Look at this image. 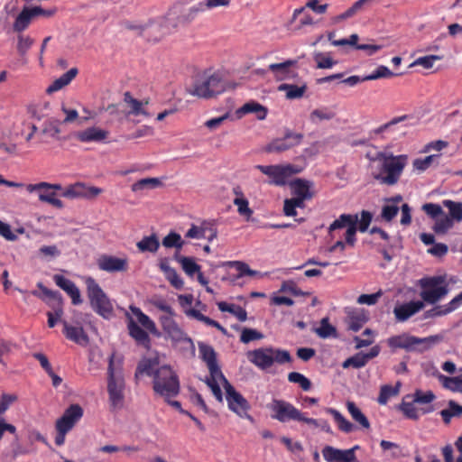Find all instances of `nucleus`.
Instances as JSON below:
<instances>
[{
	"label": "nucleus",
	"instance_id": "obj_42",
	"mask_svg": "<svg viewBox=\"0 0 462 462\" xmlns=\"http://www.w3.org/2000/svg\"><path fill=\"white\" fill-rule=\"evenodd\" d=\"M128 329L130 336L134 338L139 344L147 345L150 341L148 334L140 328L133 319L128 323Z\"/></svg>",
	"mask_w": 462,
	"mask_h": 462
},
{
	"label": "nucleus",
	"instance_id": "obj_22",
	"mask_svg": "<svg viewBox=\"0 0 462 462\" xmlns=\"http://www.w3.org/2000/svg\"><path fill=\"white\" fill-rule=\"evenodd\" d=\"M291 193L294 197L310 199L313 195V182L304 180V179H296L290 183Z\"/></svg>",
	"mask_w": 462,
	"mask_h": 462
},
{
	"label": "nucleus",
	"instance_id": "obj_11",
	"mask_svg": "<svg viewBox=\"0 0 462 462\" xmlns=\"http://www.w3.org/2000/svg\"><path fill=\"white\" fill-rule=\"evenodd\" d=\"M302 139L303 134L288 131L283 137L271 141L263 151L269 153H281L299 145Z\"/></svg>",
	"mask_w": 462,
	"mask_h": 462
},
{
	"label": "nucleus",
	"instance_id": "obj_58",
	"mask_svg": "<svg viewBox=\"0 0 462 462\" xmlns=\"http://www.w3.org/2000/svg\"><path fill=\"white\" fill-rule=\"evenodd\" d=\"M234 205L237 208L239 215L245 217L249 219L253 215V210L249 208V202L247 199H234Z\"/></svg>",
	"mask_w": 462,
	"mask_h": 462
},
{
	"label": "nucleus",
	"instance_id": "obj_3",
	"mask_svg": "<svg viewBox=\"0 0 462 462\" xmlns=\"http://www.w3.org/2000/svg\"><path fill=\"white\" fill-rule=\"evenodd\" d=\"M84 281L92 310L106 319H111L114 316V307L111 300L94 278L85 277Z\"/></svg>",
	"mask_w": 462,
	"mask_h": 462
},
{
	"label": "nucleus",
	"instance_id": "obj_51",
	"mask_svg": "<svg viewBox=\"0 0 462 462\" xmlns=\"http://www.w3.org/2000/svg\"><path fill=\"white\" fill-rule=\"evenodd\" d=\"M162 244L166 248L174 247L177 249H181L184 245V241L182 240L180 235L171 231L162 239Z\"/></svg>",
	"mask_w": 462,
	"mask_h": 462
},
{
	"label": "nucleus",
	"instance_id": "obj_41",
	"mask_svg": "<svg viewBox=\"0 0 462 462\" xmlns=\"http://www.w3.org/2000/svg\"><path fill=\"white\" fill-rule=\"evenodd\" d=\"M162 185L159 178H144L134 182L131 189L132 191L137 192L143 189H153Z\"/></svg>",
	"mask_w": 462,
	"mask_h": 462
},
{
	"label": "nucleus",
	"instance_id": "obj_17",
	"mask_svg": "<svg viewBox=\"0 0 462 462\" xmlns=\"http://www.w3.org/2000/svg\"><path fill=\"white\" fill-rule=\"evenodd\" d=\"M97 263L100 270L107 273L125 272L128 267V261L126 258H120L108 254H102L99 256Z\"/></svg>",
	"mask_w": 462,
	"mask_h": 462
},
{
	"label": "nucleus",
	"instance_id": "obj_1",
	"mask_svg": "<svg viewBox=\"0 0 462 462\" xmlns=\"http://www.w3.org/2000/svg\"><path fill=\"white\" fill-rule=\"evenodd\" d=\"M408 160L406 154L393 155L390 152H378L370 158L371 176L382 185L393 186L400 180Z\"/></svg>",
	"mask_w": 462,
	"mask_h": 462
},
{
	"label": "nucleus",
	"instance_id": "obj_54",
	"mask_svg": "<svg viewBox=\"0 0 462 462\" xmlns=\"http://www.w3.org/2000/svg\"><path fill=\"white\" fill-rule=\"evenodd\" d=\"M83 416V410L79 404L70 405L63 413V417H67V420L73 426Z\"/></svg>",
	"mask_w": 462,
	"mask_h": 462
},
{
	"label": "nucleus",
	"instance_id": "obj_32",
	"mask_svg": "<svg viewBox=\"0 0 462 462\" xmlns=\"http://www.w3.org/2000/svg\"><path fill=\"white\" fill-rule=\"evenodd\" d=\"M347 411L351 415L352 419L358 423L364 429L370 428V422L366 416L361 411V410L356 405L354 402L348 401L346 403Z\"/></svg>",
	"mask_w": 462,
	"mask_h": 462
},
{
	"label": "nucleus",
	"instance_id": "obj_23",
	"mask_svg": "<svg viewBox=\"0 0 462 462\" xmlns=\"http://www.w3.org/2000/svg\"><path fill=\"white\" fill-rule=\"evenodd\" d=\"M206 383L210 388L216 399L219 402H222L223 400L220 384L223 385L226 392L227 389V384H230L221 371H217V375L210 374L209 376L206 379Z\"/></svg>",
	"mask_w": 462,
	"mask_h": 462
},
{
	"label": "nucleus",
	"instance_id": "obj_16",
	"mask_svg": "<svg viewBox=\"0 0 462 462\" xmlns=\"http://www.w3.org/2000/svg\"><path fill=\"white\" fill-rule=\"evenodd\" d=\"M425 304L421 300H411L396 304L393 309V315L397 322H405L410 318L422 310Z\"/></svg>",
	"mask_w": 462,
	"mask_h": 462
},
{
	"label": "nucleus",
	"instance_id": "obj_57",
	"mask_svg": "<svg viewBox=\"0 0 462 462\" xmlns=\"http://www.w3.org/2000/svg\"><path fill=\"white\" fill-rule=\"evenodd\" d=\"M453 223L454 222L448 216L443 215L441 217L436 219L433 230L437 234H445L453 226Z\"/></svg>",
	"mask_w": 462,
	"mask_h": 462
},
{
	"label": "nucleus",
	"instance_id": "obj_59",
	"mask_svg": "<svg viewBox=\"0 0 462 462\" xmlns=\"http://www.w3.org/2000/svg\"><path fill=\"white\" fill-rule=\"evenodd\" d=\"M33 39L30 36H24L23 34H19L17 37V51L21 57H24L28 51V50L33 44Z\"/></svg>",
	"mask_w": 462,
	"mask_h": 462
},
{
	"label": "nucleus",
	"instance_id": "obj_49",
	"mask_svg": "<svg viewBox=\"0 0 462 462\" xmlns=\"http://www.w3.org/2000/svg\"><path fill=\"white\" fill-rule=\"evenodd\" d=\"M316 334L321 338L336 337L337 330L335 327L329 324L328 318H323L320 326L315 329Z\"/></svg>",
	"mask_w": 462,
	"mask_h": 462
},
{
	"label": "nucleus",
	"instance_id": "obj_15",
	"mask_svg": "<svg viewBox=\"0 0 462 462\" xmlns=\"http://www.w3.org/2000/svg\"><path fill=\"white\" fill-rule=\"evenodd\" d=\"M359 446L348 449H338L331 446H326L322 449V456L327 462H357L355 451Z\"/></svg>",
	"mask_w": 462,
	"mask_h": 462
},
{
	"label": "nucleus",
	"instance_id": "obj_26",
	"mask_svg": "<svg viewBox=\"0 0 462 462\" xmlns=\"http://www.w3.org/2000/svg\"><path fill=\"white\" fill-rule=\"evenodd\" d=\"M124 102L130 108L127 112L128 115L133 116H143L144 117H150V113L145 109V106L148 104V101L143 102L132 97L129 92H125L124 95Z\"/></svg>",
	"mask_w": 462,
	"mask_h": 462
},
{
	"label": "nucleus",
	"instance_id": "obj_24",
	"mask_svg": "<svg viewBox=\"0 0 462 462\" xmlns=\"http://www.w3.org/2000/svg\"><path fill=\"white\" fill-rule=\"evenodd\" d=\"M199 350L201 358L206 362L208 368L209 370V374H214L217 375V371H221L216 357V352L212 346L206 345L204 343H200L199 345Z\"/></svg>",
	"mask_w": 462,
	"mask_h": 462
},
{
	"label": "nucleus",
	"instance_id": "obj_6",
	"mask_svg": "<svg viewBox=\"0 0 462 462\" xmlns=\"http://www.w3.org/2000/svg\"><path fill=\"white\" fill-rule=\"evenodd\" d=\"M418 285L421 289L420 297L424 303L435 304L448 293L443 276L423 277L418 281Z\"/></svg>",
	"mask_w": 462,
	"mask_h": 462
},
{
	"label": "nucleus",
	"instance_id": "obj_12",
	"mask_svg": "<svg viewBox=\"0 0 462 462\" xmlns=\"http://www.w3.org/2000/svg\"><path fill=\"white\" fill-rule=\"evenodd\" d=\"M226 399L228 404V408L236 413L241 418L248 419L253 421V418L248 414L250 405L245 398L241 393L236 391L231 385L227 384Z\"/></svg>",
	"mask_w": 462,
	"mask_h": 462
},
{
	"label": "nucleus",
	"instance_id": "obj_36",
	"mask_svg": "<svg viewBox=\"0 0 462 462\" xmlns=\"http://www.w3.org/2000/svg\"><path fill=\"white\" fill-rule=\"evenodd\" d=\"M238 111L242 114H254L259 120L264 119L267 115V109L254 101L245 103Z\"/></svg>",
	"mask_w": 462,
	"mask_h": 462
},
{
	"label": "nucleus",
	"instance_id": "obj_18",
	"mask_svg": "<svg viewBox=\"0 0 462 462\" xmlns=\"http://www.w3.org/2000/svg\"><path fill=\"white\" fill-rule=\"evenodd\" d=\"M109 136L107 130L97 126L88 127L74 134L75 139L81 143H105Z\"/></svg>",
	"mask_w": 462,
	"mask_h": 462
},
{
	"label": "nucleus",
	"instance_id": "obj_33",
	"mask_svg": "<svg viewBox=\"0 0 462 462\" xmlns=\"http://www.w3.org/2000/svg\"><path fill=\"white\" fill-rule=\"evenodd\" d=\"M174 258L180 263L181 268L186 274L190 277L200 271V266L191 257L182 256L176 253Z\"/></svg>",
	"mask_w": 462,
	"mask_h": 462
},
{
	"label": "nucleus",
	"instance_id": "obj_64",
	"mask_svg": "<svg viewBox=\"0 0 462 462\" xmlns=\"http://www.w3.org/2000/svg\"><path fill=\"white\" fill-rule=\"evenodd\" d=\"M422 210L432 218H438L439 216H443L444 212L442 208L439 204L426 203L422 206Z\"/></svg>",
	"mask_w": 462,
	"mask_h": 462
},
{
	"label": "nucleus",
	"instance_id": "obj_7",
	"mask_svg": "<svg viewBox=\"0 0 462 462\" xmlns=\"http://www.w3.org/2000/svg\"><path fill=\"white\" fill-rule=\"evenodd\" d=\"M107 373V391L110 403L115 409L121 408L124 401L125 382L120 369L115 367V354L109 357Z\"/></svg>",
	"mask_w": 462,
	"mask_h": 462
},
{
	"label": "nucleus",
	"instance_id": "obj_60",
	"mask_svg": "<svg viewBox=\"0 0 462 462\" xmlns=\"http://www.w3.org/2000/svg\"><path fill=\"white\" fill-rule=\"evenodd\" d=\"M263 338V335L254 328H245L242 330L241 336H240V341L244 344H247L254 340H259Z\"/></svg>",
	"mask_w": 462,
	"mask_h": 462
},
{
	"label": "nucleus",
	"instance_id": "obj_37",
	"mask_svg": "<svg viewBox=\"0 0 462 462\" xmlns=\"http://www.w3.org/2000/svg\"><path fill=\"white\" fill-rule=\"evenodd\" d=\"M218 310L222 312H229L236 316L239 321H245L247 319L246 311L240 306L228 304L225 301L217 302Z\"/></svg>",
	"mask_w": 462,
	"mask_h": 462
},
{
	"label": "nucleus",
	"instance_id": "obj_39",
	"mask_svg": "<svg viewBox=\"0 0 462 462\" xmlns=\"http://www.w3.org/2000/svg\"><path fill=\"white\" fill-rule=\"evenodd\" d=\"M335 115V112L328 107L317 108L310 114V120L312 124L318 125L322 121L331 120Z\"/></svg>",
	"mask_w": 462,
	"mask_h": 462
},
{
	"label": "nucleus",
	"instance_id": "obj_61",
	"mask_svg": "<svg viewBox=\"0 0 462 462\" xmlns=\"http://www.w3.org/2000/svg\"><path fill=\"white\" fill-rule=\"evenodd\" d=\"M156 371H154V362L151 359H145L139 363L135 376H138L140 374H147V375H153Z\"/></svg>",
	"mask_w": 462,
	"mask_h": 462
},
{
	"label": "nucleus",
	"instance_id": "obj_62",
	"mask_svg": "<svg viewBox=\"0 0 462 462\" xmlns=\"http://www.w3.org/2000/svg\"><path fill=\"white\" fill-rule=\"evenodd\" d=\"M207 233H208V226L206 225V223H204L200 226L192 225L191 227L186 233V237L201 239V238H205L207 236Z\"/></svg>",
	"mask_w": 462,
	"mask_h": 462
},
{
	"label": "nucleus",
	"instance_id": "obj_21",
	"mask_svg": "<svg viewBox=\"0 0 462 462\" xmlns=\"http://www.w3.org/2000/svg\"><path fill=\"white\" fill-rule=\"evenodd\" d=\"M297 64V60H287L281 63H272L269 65L268 69L273 74L277 80H286L295 76V73L291 70L292 66Z\"/></svg>",
	"mask_w": 462,
	"mask_h": 462
},
{
	"label": "nucleus",
	"instance_id": "obj_19",
	"mask_svg": "<svg viewBox=\"0 0 462 462\" xmlns=\"http://www.w3.org/2000/svg\"><path fill=\"white\" fill-rule=\"evenodd\" d=\"M380 350L381 349L379 346H374L368 353L358 352L353 356L346 359L343 362L342 366L343 368H362L369 362V360L376 357L379 355Z\"/></svg>",
	"mask_w": 462,
	"mask_h": 462
},
{
	"label": "nucleus",
	"instance_id": "obj_10",
	"mask_svg": "<svg viewBox=\"0 0 462 462\" xmlns=\"http://www.w3.org/2000/svg\"><path fill=\"white\" fill-rule=\"evenodd\" d=\"M346 228L345 233L346 243L354 245L357 231V215L342 214L328 227L329 236L334 238L337 229Z\"/></svg>",
	"mask_w": 462,
	"mask_h": 462
},
{
	"label": "nucleus",
	"instance_id": "obj_63",
	"mask_svg": "<svg viewBox=\"0 0 462 462\" xmlns=\"http://www.w3.org/2000/svg\"><path fill=\"white\" fill-rule=\"evenodd\" d=\"M394 74L385 66H379L372 74L364 77L365 80H375L381 78H390Z\"/></svg>",
	"mask_w": 462,
	"mask_h": 462
},
{
	"label": "nucleus",
	"instance_id": "obj_31",
	"mask_svg": "<svg viewBox=\"0 0 462 462\" xmlns=\"http://www.w3.org/2000/svg\"><path fill=\"white\" fill-rule=\"evenodd\" d=\"M442 339L441 336L435 335L430 336L426 337H415L414 344H413V351L416 352H425L430 349L433 346L440 342Z\"/></svg>",
	"mask_w": 462,
	"mask_h": 462
},
{
	"label": "nucleus",
	"instance_id": "obj_5",
	"mask_svg": "<svg viewBox=\"0 0 462 462\" xmlns=\"http://www.w3.org/2000/svg\"><path fill=\"white\" fill-rule=\"evenodd\" d=\"M153 390L165 399H170L179 393V378L171 366L162 365L156 370L153 378Z\"/></svg>",
	"mask_w": 462,
	"mask_h": 462
},
{
	"label": "nucleus",
	"instance_id": "obj_55",
	"mask_svg": "<svg viewBox=\"0 0 462 462\" xmlns=\"http://www.w3.org/2000/svg\"><path fill=\"white\" fill-rule=\"evenodd\" d=\"M288 380L290 383H298L304 391H309L311 388V382L300 373H290L288 374Z\"/></svg>",
	"mask_w": 462,
	"mask_h": 462
},
{
	"label": "nucleus",
	"instance_id": "obj_30",
	"mask_svg": "<svg viewBox=\"0 0 462 462\" xmlns=\"http://www.w3.org/2000/svg\"><path fill=\"white\" fill-rule=\"evenodd\" d=\"M278 90L284 92L287 99H299L305 94L307 90V85L306 83H301L300 85L284 83L278 87Z\"/></svg>",
	"mask_w": 462,
	"mask_h": 462
},
{
	"label": "nucleus",
	"instance_id": "obj_20",
	"mask_svg": "<svg viewBox=\"0 0 462 462\" xmlns=\"http://www.w3.org/2000/svg\"><path fill=\"white\" fill-rule=\"evenodd\" d=\"M62 325L63 333L69 340L82 346H86L88 343V337L82 326L71 325L66 320L62 321Z\"/></svg>",
	"mask_w": 462,
	"mask_h": 462
},
{
	"label": "nucleus",
	"instance_id": "obj_4",
	"mask_svg": "<svg viewBox=\"0 0 462 462\" xmlns=\"http://www.w3.org/2000/svg\"><path fill=\"white\" fill-rule=\"evenodd\" d=\"M246 356L250 363L261 370L269 369L274 363L282 365L291 361L289 351L272 346L248 351Z\"/></svg>",
	"mask_w": 462,
	"mask_h": 462
},
{
	"label": "nucleus",
	"instance_id": "obj_14",
	"mask_svg": "<svg viewBox=\"0 0 462 462\" xmlns=\"http://www.w3.org/2000/svg\"><path fill=\"white\" fill-rule=\"evenodd\" d=\"M188 18L184 13V7L181 5H174L165 15L162 23L161 24L162 33H171L179 26L189 23Z\"/></svg>",
	"mask_w": 462,
	"mask_h": 462
},
{
	"label": "nucleus",
	"instance_id": "obj_8",
	"mask_svg": "<svg viewBox=\"0 0 462 462\" xmlns=\"http://www.w3.org/2000/svg\"><path fill=\"white\" fill-rule=\"evenodd\" d=\"M255 169L270 178L269 183L284 186L290 177L300 172V168L291 164L256 165Z\"/></svg>",
	"mask_w": 462,
	"mask_h": 462
},
{
	"label": "nucleus",
	"instance_id": "obj_44",
	"mask_svg": "<svg viewBox=\"0 0 462 462\" xmlns=\"http://www.w3.org/2000/svg\"><path fill=\"white\" fill-rule=\"evenodd\" d=\"M130 310L132 313L136 317L138 322L149 330L151 333H156L157 328L155 323L144 314L139 308L131 306Z\"/></svg>",
	"mask_w": 462,
	"mask_h": 462
},
{
	"label": "nucleus",
	"instance_id": "obj_27",
	"mask_svg": "<svg viewBox=\"0 0 462 462\" xmlns=\"http://www.w3.org/2000/svg\"><path fill=\"white\" fill-rule=\"evenodd\" d=\"M414 340V336L408 333H402L401 335L389 337L387 339V343L391 348H402L408 352H413Z\"/></svg>",
	"mask_w": 462,
	"mask_h": 462
},
{
	"label": "nucleus",
	"instance_id": "obj_43",
	"mask_svg": "<svg viewBox=\"0 0 462 462\" xmlns=\"http://www.w3.org/2000/svg\"><path fill=\"white\" fill-rule=\"evenodd\" d=\"M222 265L235 267L236 269V271L238 272V274L236 277V279L241 278L245 275H249V276L260 275V276H262V274H260L257 271L252 270L249 267V265L244 262L228 261V262L223 263Z\"/></svg>",
	"mask_w": 462,
	"mask_h": 462
},
{
	"label": "nucleus",
	"instance_id": "obj_46",
	"mask_svg": "<svg viewBox=\"0 0 462 462\" xmlns=\"http://www.w3.org/2000/svg\"><path fill=\"white\" fill-rule=\"evenodd\" d=\"M399 386V383L395 387L389 384L383 385L380 389V393L377 402L382 405H385L392 397L398 394Z\"/></svg>",
	"mask_w": 462,
	"mask_h": 462
},
{
	"label": "nucleus",
	"instance_id": "obj_56",
	"mask_svg": "<svg viewBox=\"0 0 462 462\" xmlns=\"http://www.w3.org/2000/svg\"><path fill=\"white\" fill-rule=\"evenodd\" d=\"M415 402H408L406 398L402 401L400 405V410L403 412V414L412 420H417L419 418V410L415 407Z\"/></svg>",
	"mask_w": 462,
	"mask_h": 462
},
{
	"label": "nucleus",
	"instance_id": "obj_53",
	"mask_svg": "<svg viewBox=\"0 0 462 462\" xmlns=\"http://www.w3.org/2000/svg\"><path fill=\"white\" fill-rule=\"evenodd\" d=\"M60 133V124L57 120L50 119L43 123L42 134H46L51 138L57 139Z\"/></svg>",
	"mask_w": 462,
	"mask_h": 462
},
{
	"label": "nucleus",
	"instance_id": "obj_52",
	"mask_svg": "<svg viewBox=\"0 0 462 462\" xmlns=\"http://www.w3.org/2000/svg\"><path fill=\"white\" fill-rule=\"evenodd\" d=\"M314 60L317 62L318 69H331L337 63L328 53L323 52H316L314 54Z\"/></svg>",
	"mask_w": 462,
	"mask_h": 462
},
{
	"label": "nucleus",
	"instance_id": "obj_48",
	"mask_svg": "<svg viewBox=\"0 0 462 462\" xmlns=\"http://www.w3.org/2000/svg\"><path fill=\"white\" fill-rule=\"evenodd\" d=\"M406 399H412V402L419 404H430L435 399V395L431 391L422 392L416 390L412 395H406Z\"/></svg>",
	"mask_w": 462,
	"mask_h": 462
},
{
	"label": "nucleus",
	"instance_id": "obj_2",
	"mask_svg": "<svg viewBox=\"0 0 462 462\" xmlns=\"http://www.w3.org/2000/svg\"><path fill=\"white\" fill-rule=\"evenodd\" d=\"M234 88L223 72L206 70L194 78L187 91L191 96L208 99Z\"/></svg>",
	"mask_w": 462,
	"mask_h": 462
},
{
	"label": "nucleus",
	"instance_id": "obj_13",
	"mask_svg": "<svg viewBox=\"0 0 462 462\" xmlns=\"http://www.w3.org/2000/svg\"><path fill=\"white\" fill-rule=\"evenodd\" d=\"M102 189L95 187V186H88L83 182H76L66 187L61 196L67 199H94L102 193Z\"/></svg>",
	"mask_w": 462,
	"mask_h": 462
},
{
	"label": "nucleus",
	"instance_id": "obj_29",
	"mask_svg": "<svg viewBox=\"0 0 462 462\" xmlns=\"http://www.w3.org/2000/svg\"><path fill=\"white\" fill-rule=\"evenodd\" d=\"M78 72L79 70L77 68H71L66 73L55 79L52 84L47 88L46 92L48 94H52L68 86L76 78Z\"/></svg>",
	"mask_w": 462,
	"mask_h": 462
},
{
	"label": "nucleus",
	"instance_id": "obj_38",
	"mask_svg": "<svg viewBox=\"0 0 462 462\" xmlns=\"http://www.w3.org/2000/svg\"><path fill=\"white\" fill-rule=\"evenodd\" d=\"M136 246L141 252L155 253L160 247V242L156 235L153 234L144 236L136 244Z\"/></svg>",
	"mask_w": 462,
	"mask_h": 462
},
{
	"label": "nucleus",
	"instance_id": "obj_25",
	"mask_svg": "<svg viewBox=\"0 0 462 462\" xmlns=\"http://www.w3.org/2000/svg\"><path fill=\"white\" fill-rule=\"evenodd\" d=\"M368 320L365 311L362 309H351L347 310V326L354 332L361 329L364 324Z\"/></svg>",
	"mask_w": 462,
	"mask_h": 462
},
{
	"label": "nucleus",
	"instance_id": "obj_28",
	"mask_svg": "<svg viewBox=\"0 0 462 462\" xmlns=\"http://www.w3.org/2000/svg\"><path fill=\"white\" fill-rule=\"evenodd\" d=\"M175 344H181L185 349H193L194 345L190 337L177 324L165 332Z\"/></svg>",
	"mask_w": 462,
	"mask_h": 462
},
{
	"label": "nucleus",
	"instance_id": "obj_34",
	"mask_svg": "<svg viewBox=\"0 0 462 462\" xmlns=\"http://www.w3.org/2000/svg\"><path fill=\"white\" fill-rule=\"evenodd\" d=\"M326 412L332 415L335 422L337 424L338 429L345 432L350 433L355 430L354 424L347 420L338 411L333 408H327Z\"/></svg>",
	"mask_w": 462,
	"mask_h": 462
},
{
	"label": "nucleus",
	"instance_id": "obj_9",
	"mask_svg": "<svg viewBox=\"0 0 462 462\" xmlns=\"http://www.w3.org/2000/svg\"><path fill=\"white\" fill-rule=\"evenodd\" d=\"M268 408L271 411V417L280 422H288L290 420L299 421L301 411L291 402L281 399H273Z\"/></svg>",
	"mask_w": 462,
	"mask_h": 462
},
{
	"label": "nucleus",
	"instance_id": "obj_35",
	"mask_svg": "<svg viewBox=\"0 0 462 462\" xmlns=\"http://www.w3.org/2000/svg\"><path fill=\"white\" fill-rule=\"evenodd\" d=\"M442 205L448 209V217L453 222H462V202L444 199Z\"/></svg>",
	"mask_w": 462,
	"mask_h": 462
},
{
	"label": "nucleus",
	"instance_id": "obj_47",
	"mask_svg": "<svg viewBox=\"0 0 462 462\" xmlns=\"http://www.w3.org/2000/svg\"><path fill=\"white\" fill-rule=\"evenodd\" d=\"M440 155L439 154H432L426 156L423 159H416L413 162V167L415 170L419 171H424L429 167H430L433 164H439Z\"/></svg>",
	"mask_w": 462,
	"mask_h": 462
},
{
	"label": "nucleus",
	"instance_id": "obj_50",
	"mask_svg": "<svg viewBox=\"0 0 462 462\" xmlns=\"http://www.w3.org/2000/svg\"><path fill=\"white\" fill-rule=\"evenodd\" d=\"M439 380L445 388L452 392L462 393V377H448L445 375H439Z\"/></svg>",
	"mask_w": 462,
	"mask_h": 462
},
{
	"label": "nucleus",
	"instance_id": "obj_45",
	"mask_svg": "<svg viewBox=\"0 0 462 462\" xmlns=\"http://www.w3.org/2000/svg\"><path fill=\"white\" fill-rule=\"evenodd\" d=\"M440 415L446 423H448L453 417H460L462 415V406L454 401L448 402V407L440 411Z\"/></svg>",
	"mask_w": 462,
	"mask_h": 462
},
{
	"label": "nucleus",
	"instance_id": "obj_40",
	"mask_svg": "<svg viewBox=\"0 0 462 462\" xmlns=\"http://www.w3.org/2000/svg\"><path fill=\"white\" fill-rule=\"evenodd\" d=\"M32 18L29 7H24L14 23V31L17 32H23L31 23Z\"/></svg>",
	"mask_w": 462,
	"mask_h": 462
}]
</instances>
